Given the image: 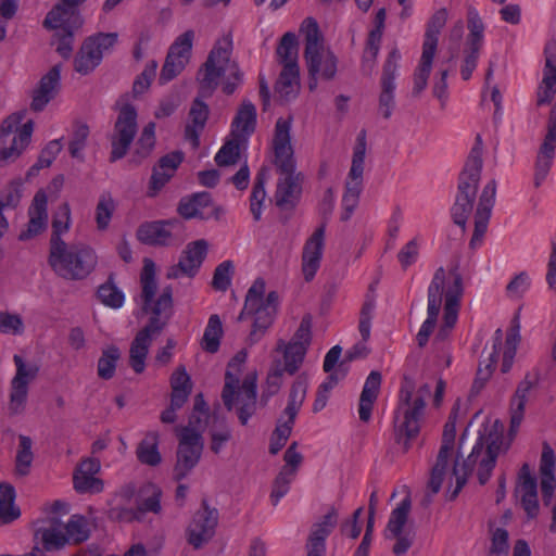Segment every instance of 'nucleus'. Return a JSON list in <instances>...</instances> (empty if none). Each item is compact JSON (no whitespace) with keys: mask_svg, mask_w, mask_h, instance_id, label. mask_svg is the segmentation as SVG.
<instances>
[{"mask_svg":"<svg viewBox=\"0 0 556 556\" xmlns=\"http://www.w3.org/2000/svg\"><path fill=\"white\" fill-rule=\"evenodd\" d=\"M464 294L463 277L457 267L450 270V281L446 283V271L439 267L428 287L427 319L422 323L416 339L420 348H424L434 330L444 298L443 323L435 336V341H444L454 328L460 300Z\"/></svg>","mask_w":556,"mask_h":556,"instance_id":"f257e3e1","label":"nucleus"},{"mask_svg":"<svg viewBox=\"0 0 556 556\" xmlns=\"http://www.w3.org/2000/svg\"><path fill=\"white\" fill-rule=\"evenodd\" d=\"M292 117H279L275 125L271 142L274 164L281 177L274 194L275 204L281 210L293 208L302 192L303 176L295 172L294 152L291 144Z\"/></svg>","mask_w":556,"mask_h":556,"instance_id":"f03ea898","label":"nucleus"},{"mask_svg":"<svg viewBox=\"0 0 556 556\" xmlns=\"http://www.w3.org/2000/svg\"><path fill=\"white\" fill-rule=\"evenodd\" d=\"M232 45L229 39L218 40L200 67L197 80L200 92L208 97L222 85L225 94H232L243 81V73L238 63L231 60Z\"/></svg>","mask_w":556,"mask_h":556,"instance_id":"7ed1b4c3","label":"nucleus"},{"mask_svg":"<svg viewBox=\"0 0 556 556\" xmlns=\"http://www.w3.org/2000/svg\"><path fill=\"white\" fill-rule=\"evenodd\" d=\"M248 353L240 350L229 361L225 374V384L222 391V400L227 410L237 408V415L242 426L255 414L257 406L256 372H249L240 382L242 366L245 363Z\"/></svg>","mask_w":556,"mask_h":556,"instance_id":"20e7f679","label":"nucleus"},{"mask_svg":"<svg viewBox=\"0 0 556 556\" xmlns=\"http://www.w3.org/2000/svg\"><path fill=\"white\" fill-rule=\"evenodd\" d=\"M430 392L431 388L427 383L416 390L414 379L406 375L403 377L394 424L397 432V442L403 444L405 452L410 446L409 441L419 433L426 399L430 395Z\"/></svg>","mask_w":556,"mask_h":556,"instance_id":"39448f33","label":"nucleus"},{"mask_svg":"<svg viewBox=\"0 0 556 556\" xmlns=\"http://www.w3.org/2000/svg\"><path fill=\"white\" fill-rule=\"evenodd\" d=\"M48 264L56 276L77 281L87 278L96 269L98 255L86 243H67L54 239L49 247Z\"/></svg>","mask_w":556,"mask_h":556,"instance_id":"423d86ee","label":"nucleus"},{"mask_svg":"<svg viewBox=\"0 0 556 556\" xmlns=\"http://www.w3.org/2000/svg\"><path fill=\"white\" fill-rule=\"evenodd\" d=\"M483 141L480 135L476 136L475 144L459 174L455 202L451 215L456 225L465 229L468 217L471 215L476 202L478 186L482 170Z\"/></svg>","mask_w":556,"mask_h":556,"instance_id":"0eeeda50","label":"nucleus"},{"mask_svg":"<svg viewBox=\"0 0 556 556\" xmlns=\"http://www.w3.org/2000/svg\"><path fill=\"white\" fill-rule=\"evenodd\" d=\"M502 442L498 438L494 440L479 437L472 447L471 453L466 459L459 462L458 456L455 458L452 476L455 479V488L451 491L450 500H455L464 485L467 483L468 477L478 466V480L480 484H485L495 467Z\"/></svg>","mask_w":556,"mask_h":556,"instance_id":"6e6552de","label":"nucleus"},{"mask_svg":"<svg viewBox=\"0 0 556 556\" xmlns=\"http://www.w3.org/2000/svg\"><path fill=\"white\" fill-rule=\"evenodd\" d=\"M173 290L170 286L163 289L152 307L149 323L136 334L129 349V365L136 374L143 372L149 348L167 325L172 316Z\"/></svg>","mask_w":556,"mask_h":556,"instance_id":"1a4fd4ad","label":"nucleus"},{"mask_svg":"<svg viewBox=\"0 0 556 556\" xmlns=\"http://www.w3.org/2000/svg\"><path fill=\"white\" fill-rule=\"evenodd\" d=\"M300 34L304 37L303 56L308 75H319L323 80L334 79L339 60L334 52L326 47L317 21L306 17L300 26Z\"/></svg>","mask_w":556,"mask_h":556,"instance_id":"9d476101","label":"nucleus"},{"mask_svg":"<svg viewBox=\"0 0 556 556\" xmlns=\"http://www.w3.org/2000/svg\"><path fill=\"white\" fill-rule=\"evenodd\" d=\"M266 283L263 278L254 280L247 292L244 306L238 320H243L247 316H254L251 340H257V333L263 334L273 324L277 313L279 296L276 291H270L264 299Z\"/></svg>","mask_w":556,"mask_h":556,"instance_id":"9b49d317","label":"nucleus"},{"mask_svg":"<svg viewBox=\"0 0 556 556\" xmlns=\"http://www.w3.org/2000/svg\"><path fill=\"white\" fill-rule=\"evenodd\" d=\"M24 118L23 113L8 116L0 127V166L15 161L29 144L34 130L33 121L18 128Z\"/></svg>","mask_w":556,"mask_h":556,"instance_id":"f8f14e48","label":"nucleus"},{"mask_svg":"<svg viewBox=\"0 0 556 556\" xmlns=\"http://www.w3.org/2000/svg\"><path fill=\"white\" fill-rule=\"evenodd\" d=\"M366 149V131L363 129L357 135L356 143L353 149L351 168L345 180V191L342 198L343 213L341 215L343 222L350 219L358 204L359 195L363 190Z\"/></svg>","mask_w":556,"mask_h":556,"instance_id":"ddd939ff","label":"nucleus"},{"mask_svg":"<svg viewBox=\"0 0 556 556\" xmlns=\"http://www.w3.org/2000/svg\"><path fill=\"white\" fill-rule=\"evenodd\" d=\"M312 342V318L306 315L302 318L299 328L289 343L283 340L277 342L276 351L282 352V369L293 376L302 366L307 349Z\"/></svg>","mask_w":556,"mask_h":556,"instance_id":"4468645a","label":"nucleus"},{"mask_svg":"<svg viewBox=\"0 0 556 556\" xmlns=\"http://www.w3.org/2000/svg\"><path fill=\"white\" fill-rule=\"evenodd\" d=\"M137 132V110L131 104H123L118 110L111 135V162L121 160L127 154Z\"/></svg>","mask_w":556,"mask_h":556,"instance_id":"2eb2a0df","label":"nucleus"},{"mask_svg":"<svg viewBox=\"0 0 556 556\" xmlns=\"http://www.w3.org/2000/svg\"><path fill=\"white\" fill-rule=\"evenodd\" d=\"M455 435L456 421L447 419L444 425L442 442L437 456V462L431 470V476L428 482V493L422 500V505L425 507H427L432 502V496L435 495L441 489L450 459L454 455Z\"/></svg>","mask_w":556,"mask_h":556,"instance_id":"dca6fc26","label":"nucleus"},{"mask_svg":"<svg viewBox=\"0 0 556 556\" xmlns=\"http://www.w3.org/2000/svg\"><path fill=\"white\" fill-rule=\"evenodd\" d=\"M116 41V33H99L88 37L75 58V70L83 75L91 73L101 63L103 53L110 50Z\"/></svg>","mask_w":556,"mask_h":556,"instance_id":"f3484780","label":"nucleus"},{"mask_svg":"<svg viewBox=\"0 0 556 556\" xmlns=\"http://www.w3.org/2000/svg\"><path fill=\"white\" fill-rule=\"evenodd\" d=\"M203 450L201 434L191 427H184L179 433L177 460L174 467L176 480L184 479L199 463Z\"/></svg>","mask_w":556,"mask_h":556,"instance_id":"a211bd4d","label":"nucleus"},{"mask_svg":"<svg viewBox=\"0 0 556 556\" xmlns=\"http://www.w3.org/2000/svg\"><path fill=\"white\" fill-rule=\"evenodd\" d=\"M194 31L189 29L178 36L170 46L161 70L159 81L167 84L178 76L190 61Z\"/></svg>","mask_w":556,"mask_h":556,"instance_id":"6ab92c4d","label":"nucleus"},{"mask_svg":"<svg viewBox=\"0 0 556 556\" xmlns=\"http://www.w3.org/2000/svg\"><path fill=\"white\" fill-rule=\"evenodd\" d=\"M13 361L16 374L11 381L9 412L11 415H20L25 409L28 384L36 379L39 367L35 364H25L20 355H14Z\"/></svg>","mask_w":556,"mask_h":556,"instance_id":"aec40b11","label":"nucleus"},{"mask_svg":"<svg viewBox=\"0 0 556 556\" xmlns=\"http://www.w3.org/2000/svg\"><path fill=\"white\" fill-rule=\"evenodd\" d=\"M468 29L469 34L466 39V47L463 52L464 60L460 67V75L464 80H468L471 77L483 46L484 25L478 12L473 9L468 11Z\"/></svg>","mask_w":556,"mask_h":556,"instance_id":"412c9836","label":"nucleus"},{"mask_svg":"<svg viewBox=\"0 0 556 556\" xmlns=\"http://www.w3.org/2000/svg\"><path fill=\"white\" fill-rule=\"evenodd\" d=\"M218 522V511L210 508L206 501L202 502V509L198 510L187 529V540L194 548L206 544L215 534Z\"/></svg>","mask_w":556,"mask_h":556,"instance_id":"4be33fe9","label":"nucleus"},{"mask_svg":"<svg viewBox=\"0 0 556 556\" xmlns=\"http://www.w3.org/2000/svg\"><path fill=\"white\" fill-rule=\"evenodd\" d=\"M541 380L540 368H533L526 372L523 379L518 383L515 393L510 399V427L509 434L514 435L518 431L525 416L526 404L529 393L535 389Z\"/></svg>","mask_w":556,"mask_h":556,"instance_id":"5701e85b","label":"nucleus"},{"mask_svg":"<svg viewBox=\"0 0 556 556\" xmlns=\"http://www.w3.org/2000/svg\"><path fill=\"white\" fill-rule=\"evenodd\" d=\"M400 58L397 50H392L389 53L380 78L381 90L378 98V112L384 119H389L395 109V77Z\"/></svg>","mask_w":556,"mask_h":556,"instance_id":"b1692460","label":"nucleus"},{"mask_svg":"<svg viewBox=\"0 0 556 556\" xmlns=\"http://www.w3.org/2000/svg\"><path fill=\"white\" fill-rule=\"evenodd\" d=\"M86 0H61L48 12L43 26L48 29L77 30L83 25L78 7Z\"/></svg>","mask_w":556,"mask_h":556,"instance_id":"393cba45","label":"nucleus"},{"mask_svg":"<svg viewBox=\"0 0 556 556\" xmlns=\"http://www.w3.org/2000/svg\"><path fill=\"white\" fill-rule=\"evenodd\" d=\"M208 244L204 239L190 242L182 251L178 264L170 266L166 271L167 279H177L180 276L194 277L207 254Z\"/></svg>","mask_w":556,"mask_h":556,"instance_id":"a878e982","label":"nucleus"},{"mask_svg":"<svg viewBox=\"0 0 556 556\" xmlns=\"http://www.w3.org/2000/svg\"><path fill=\"white\" fill-rule=\"evenodd\" d=\"M496 187V180L492 179L484 186L480 194L475 214V230L469 243L472 249H476L482 243L484 233L486 232L491 212L495 203Z\"/></svg>","mask_w":556,"mask_h":556,"instance_id":"bb28decb","label":"nucleus"},{"mask_svg":"<svg viewBox=\"0 0 556 556\" xmlns=\"http://www.w3.org/2000/svg\"><path fill=\"white\" fill-rule=\"evenodd\" d=\"M177 211L185 219L218 218L219 214L223 212L219 207L214 205L211 194L205 191L182 198L179 201Z\"/></svg>","mask_w":556,"mask_h":556,"instance_id":"cd10ccee","label":"nucleus"},{"mask_svg":"<svg viewBox=\"0 0 556 556\" xmlns=\"http://www.w3.org/2000/svg\"><path fill=\"white\" fill-rule=\"evenodd\" d=\"M181 151H173L162 156L152 169V175L148 188V197L154 198L164 188V186L174 177L179 165L184 161Z\"/></svg>","mask_w":556,"mask_h":556,"instance_id":"c85d7f7f","label":"nucleus"},{"mask_svg":"<svg viewBox=\"0 0 556 556\" xmlns=\"http://www.w3.org/2000/svg\"><path fill=\"white\" fill-rule=\"evenodd\" d=\"M325 247V224H320L306 240L302 252V273L306 281H311L321 262Z\"/></svg>","mask_w":556,"mask_h":556,"instance_id":"c756f323","label":"nucleus"},{"mask_svg":"<svg viewBox=\"0 0 556 556\" xmlns=\"http://www.w3.org/2000/svg\"><path fill=\"white\" fill-rule=\"evenodd\" d=\"M544 55L543 79L536 92V105L539 106L551 103L556 94V40L547 41Z\"/></svg>","mask_w":556,"mask_h":556,"instance_id":"7c9ffc66","label":"nucleus"},{"mask_svg":"<svg viewBox=\"0 0 556 556\" xmlns=\"http://www.w3.org/2000/svg\"><path fill=\"white\" fill-rule=\"evenodd\" d=\"M61 66L54 65L43 75L33 90L30 110L41 112L60 91Z\"/></svg>","mask_w":556,"mask_h":556,"instance_id":"2f4dec72","label":"nucleus"},{"mask_svg":"<svg viewBox=\"0 0 556 556\" xmlns=\"http://www.w3.org/2000/svg\"><path fill=\"white\" fill-rule=\"evenodd\" d=\"M100 470V462L96 458H86L79 463L74 471V489L78 493H99L103 490V482L94 475Z\"/></svg>","mask_w":556,"mask_h":556,"instance_id":"473e14b6","label":"nucleus"},{"mask_svg":"<svg viewBox=\"0 0 556 556\" xmlns=\"http://www.w3.org/2000/svg\"><path fill=\"white\" fill-rule=\"evenodd\" d=\"M555 466H556V457L553 448L547 442L543 443L542 454L540 458V485L541 492L543 496V502L545 505H549L555 488H556V479H555Z\"/></svg>","mask_w":556,"mask_h":556,"instance_id":"72a5a7b5","label":"nucleus"},{"mask_svg":"<svg viewBox=\"0 0 556 556\" xmlns=\"http://www.w3.org/2000/svg\"><path fill=\"white\" fill-rule=\"evenodd\" d=\"M48 198L43 190L36 192L33 203L29 207V222L26 231L20 233V240H28L47 227L48 212H47Z\"/></svg>","mask_w":556,"mask_h":556,"instance_id":"f704fd0d","label":"nucleus"},{"mask_svg":"<svg viewBox=\"0 0 556 556\" xmlns=\"http://www.w3.org/2000/svg\"><path fill=\"white\" fill-rule=\"evenodd\" d=\"M337 522L338 511L336 508L331 507L320 521L312 526L306 548H311L319 553H326V539L336 528Z\"/></svg>","mask_w":556,"mask_h":556,"instance_id":"c9c22d12","label":"nucleus"},{"mask_svg":"<svg viewBox=\"0 0 556 556\" xmlns=\"http://www.w3.org/2000/svg\"><path fill=\"white\" fill-rule=\"evenodd\" d=\"M170 220L147 222L139 226L137 239L148 245H166L172 239Z\"/></svg>","mask_w":556,"mask_h":556,"instance_id":"e433bc0d","label":"nucleus"},{"mask_svg":"<svg viewBox=\"0 0 556 556\" xmlns=\"http://www.w3.org/2000/svg\"><path fill=\"white\" fill-rule=\"evenodd\" d=\"M380 386L381 374L379 371H371L365 381L358 404L359 419L364 422L370 420L372 406L378 397Z\"/></svg>","mask_w":556,"mask_h":556,"instance_id":"4c0bfd02","label":"nucleus"},{"mask_svg":"<svg viewBox=\"0 0 556 556\" xmlns=\"http://www.w3.org/2000/svg\"><path fill=\"white\" fill-rule=\"evenodd\" d=\"M190 123L185 128V138L193 149L200 146V134L202 132L208 117L207 105L195 99L189 112Z\"/></svg>","mask_w":556,"mask_h":556,"instance_id":"58836bf2","label":"nucleus"},{"mask_svg":"<svg viewBox=\"0 0 556 556\" xmlns=\"http://www.w3.org/2000/svg\"><path fill=\"white\" fill-rule=\"evenodd\" d=\"M300 90V68L282 67L275 85V92L281 101L294 99Z\"/></svg>","mask_w":556,"mask_h":556,"instance_id":"ea45409f","label":"nucleus"},{"mask_svg":"<svg viewBox=\"0 0 556 556\" xmlns=\"http://www.w3.org/2000/svg\"><path fill=\"white\" fill-rule=\"evenodd\" d=\"M384 21H386V10L380 9L376 13V17H375L376 27H375V29L370 30V33L368 35L366 48H365L364 54H363V65L364 66L368 65L369 68L372 67L374 62H375V60L378 55L379 49H380V42H381V38H382V29L384 26Z\"/></svg>","mask_w":556,"mask_h":556,"instance_id":"a19ab883","label":"nucleus"},{"mask_svg":"<svg viewBox=\"0 0 556 556\" xmlns=\"http://www.w3.org/2000/svg\"><path fill=\"white\" fill-rule=\"evenodd\" d=\"M141 282V298L143 300V311H150L152 313V307L156 303L153 301L155 292H156V280H155V264L150 258L143 260V268L140 276Z\"/></svg>","mask_w":556,"mask_h":556,"instance_id":"79ce46f5","label":"nucleus"},{"mask_svg":"<svg viewBox=\"0 0 556 556\" xmlns=\"http://www.w3.org/2000/svg\"><path fill=\"white\" fill-rule=\"evenodd\" d=\"M138 460L148 466H157L162 462V456L159 452V433L150 431L141 440L136 448Z\"/></svg>","mask_w":556,"mask_h":556,"instance_id":"37998d69","label":"nucleus"},{"mask_svg":"<svg viewBox=\"0 0 556 556\" xmlns=\"http://www.w3.org/2000/svg\"><path fill=\"white\" fill-rule=\"evenodd\" d=\"M277 59L283 67L299 68V42L294 33H286L276 50Z\"/></svg>","mask_w":556,"mask_h":556,"instance_id":"c03bdc74","label":"nucleus"},{"mask_svg":"<svg viewBox=\"0 0 556 556\" xmlns=\"http://www.w3.org/2000/svg\"><path fill=\"white\" fill-rule=\"evenodd\" d=\"M412 502L409 496H406L394 508L390 515L387 528L384 530V538L392 540L399 534L403 533V529L407 522L408 514L410 511Z\"/></svg>","mask_w":556,"mask_h":556,"instance_id":"a18cd8bd","label":"nucleus"},{"mask_svg":"<svg viewBox=\"0 0 556 556\" xmlns=\"http://www.w3.org/2000/svg\"><path fill=\"white\" fill-rule=\"evenodd\" d=\"M447 21L446 9L438 10L429 20L425 40L422 43V51L435 54L438 47V36Z\"/></svg>","mask_w":556,"mask_h":556,"instance_id":"49530a36","label":"nucleus"},{"mask_svg":"<svg viewBox=\"0 0 556 556\" xmlns=\"http://www.w3.org/2000/svg\"><path fill=\"white\" fill-rule=\"evenodd\" d=\"M515 496L517 500H539L536 478L532 476L528 463H525L518 472Z\"/></svg>","mask_w":556,"mask_h":556,"instance_id":"de8ad7c7","label":"nucleus"},{"mask_svg":"<svg viewBox=\"0 0 556 556\" xmlns=\"http://www.w3.org/2000/svg\"><path fill=\"white\" fill-rule=\"evenodd\" d=\"M68 544L78 545L87 541L91 530L87 518L83 515H72L63 526Z\"/></svg>","mask_w":556,"mask_h":556,"instance_id":"09e8293b","label":"nucleus"},{"mask_svg":"<svg viewBox=\"0 0 556 556\" xmlns=\"http://www.w3.org/2000/svg\"><path fill=\"white\" fill-rule=\"evenodd\" d=\"M38 533L41 535L43 548L48 552L61 549L68 544L64 528L56 519L49 527L38 530Z\"/></svg>","mask_w":556,"mask_h":556,"instance_id":"8fccbe9b","label":"nucleus"},{"mask_svg":"<svg viewBox=\"0 0 556 556\" xmlns=\"http://www.w3.org/2000/svg\"><path fill=\"white\" fill-rule=\"evenodd\" d=\"M15 498L14 488L5 482L0 483V525L14 521L21 515L20 509L13 506Z\"/></svg>","mask_w":556,"mask_h":556,"instance_id":"3c124183","label":"nucleus"},{"mask_svg":"<svg viewBox=\"0 0 556 556\" xmlns=\"http://www.w3.org/2000/svg\"><path fill=\"white\" fill-rule=\"evenodd\" d=\"M307 391V376L304 374L299 375L293 381L289 394L288 404L283 410L285 415H290L295 418L304 400Z\"/></svg>","mask_w":556,"mask_h":556,"instance_id":"603ef678","label":"nucleus"},{"mask_svg":"<svg viewBox=\"0 0 556 556\" xmlns=\"http://www.w3.org/2000/svg\"><path fill=\"white\" fill-rule=\"evenodd\" d=\"M256 124V109L250 101H243L236 117L232 127L236 132L241 135H250L254 131Z\"/></svg>","mask_w":556,"mask_h":556,"instance_id":"864d4df0","label":"nucleus"},{"mask_svg":"<svg viewBox=\"0 0 556 556\" xmlns=\"http://www.w3.org/2000/svg\"><path fill=\"white\" fill-rule=\"evenodd\" d=\"M267 180V170L262 168L255 178L251 197H250V211L254 220H260L262 216V205L266 199L265 184Z\"/></svg>","mask_w":556,"mask_h":556,"instance_id":"5fc2aeb1","label":"nucleus"},{"mask_svg":"<svg viewBox=\"0 0 556 556\" xmlns=\"http://www.w3.org/2000/svg\"><path fill=\"white\" fill-rule=\"evenodd\" d=\"M223 334L222 321L218 315H212L208 318L207 326L204 330L201 346L207 353H216L219 349L220 338Z\"/></svg>","mask_w":556,"mask_h":556,"instance_id":"6e6d98bb","label":"nucleus"},{"mask_svg":"<svg viewBox=\"0 0 556 556\" xmlns=\"http://www.w3.org/2000/svg\"><path fill=\"white\" fill-rule=\"evenodd\" d=\"M434 55L435 54L422 51L419 65L414 73V87L412 90L414 97H419L426 89Z\"/></svg>","mask_w":556,"mask_h":556,"instance_id":"4d7b16f0","label":"nucleus"},{"mask_svg":"<svg viewBox=\"0 0 556 556\" xmlns=\"http://www.w3.org/2000/svg\"><path fill=\"white\" fill-rule=\"evenodd\" d=\"M33 441L29 437L18 435V447L15 457V472L18 476H26L29 472L34 454L31 452Z\"/></svg>","mask_w":556,"mask_h":556,"instance_id":"13d9d810","label":"nucleus"},{"mask_svg":"<svg viewBox=\"0 0 556 556\" xmlns=\"http://www.w3.org/2000/svg\"><path fill=\"white\" fill-rule=\"evenodd\" d=\"M121 358V351L116 345H110L102 351L98 361V376L104 380L111 379L116 369V364Z\"/></svg>","mask_w":556,"mask_h":556,"instance_id":"bf43d9fd","label":"nucleus"},{"mask_svg":"<svg viewBox=\"0 0 556 556\" xmlns=\"http://www.w3.org/2000/svg\"><path fill=\"white\" fill-rule=\"evenodd\" d=\"M501 345H502V331H501V329H497L495 331V338H494V344H493L494 352L490 355L489 363L485 365V368L484 369L481 367L478 368L477 378L475 379L473 384H472V391L479 392L484 387V383L491 377V374H492L493 368L496 363L497 349Z\"/></svg>","mask_w":556,"mask_h":556,"instance_id":"052dcab7","label":"nucleus"},{"mask_svg":"<svg viewBox=\"0 0 556 556\" xmlns=\"http://www.w3.org/2000/svg\"><path fill=\"white\" fill-rule=\"evenodd\" d=\"M294 478L295 469L283 466L273 484L270 500L274 506H276L279 500L288 493L289 485Z\"/></svg>","mask_w":556,"mask_h":556,"instance_id":"680f3d73","label":"nucleus"},{"mask_svg":"<svg viewBox=\"0 0 556 556\" xmlns=\"http://www.w3.org/2000/svg\"><path fill=\"white\" fill-rule=\"evenodd\" d=\"M115 211V203L110 194H102L96 207V223L99 230L109 227L112 215Z\"/></svg>","mask_w":556,"mask_h":556,"instance_id":"e2e57ef3","label":"nucleus"},{"mask_svg":"<svg viewBox=\"0 0 556 556\" xmlns=\"http://www.w3.org/2000/svg\"><path fill=\"white\" fill-rule=\"evenodd\" d=\"M89 136V127L86 124H77L74 128L68 151L72 157L84 161L83 151Z\"/></svg>","mask_w":556,"mask_h":556,"instance_id":"0e129e2a","label":"nucleus"},{"mask_svg":"<svg viewBox=\"0 0 556 556\" xmlns=\"http://www.w3.org/2000/svg\"><path fill=\"white\" fill-rule=\"evenodd\" d=\"M97 294L101 303L113 308H118L124 303V294L111 281L101 285Z\"/></svg>","mask_w":556,"mask_h":556,"instance_id":"69168bd1","label":"nucleus"},{"mask_svg":"<svg viewBox=\"0 0 556 556\" xmlns=\"http://www.w3.org/2000/svg\"><path fill=\"white\" fill-rule=\"evenodd\" d=\"M71 220V208L67 203H63L59 208V214L52 220V235L50 238V244H53L54 239L64 241L61 235L66 232L70 227Z\"/></svg>","mask_w":556,"mask_h":556,"instance_id":"338daca9","label":"nucleus"},{"mask_svg":"<svg viewBox=\"0 0 556 556\" xmlns=\"http://www.w3.org/2000/svg\"><path fill=\"white\" fill-rule=\"evenodd\" d=\"M62 144L60 140L55 139L50 141L41 151L37 162L30 167V173L41 168L49 167L55 160L56 155L61 152Z\"/></svg>","mask_w":556,"mask_h":556,"instance_id":"774afa93","label":"nucleus"}]
</instances>
